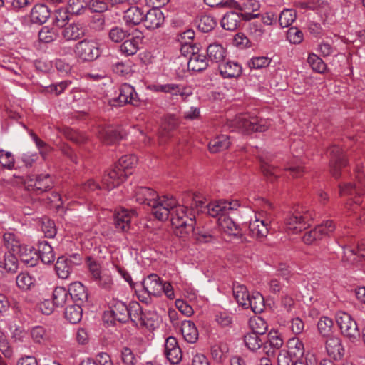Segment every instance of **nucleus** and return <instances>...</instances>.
I'll use <instances>...</instances> for the list:
<instances>
[{"label": "nucleus", "instance_id": "1", "mask_svg": "<svg viewBox=\"0 0 365 365\" xmlns=\"http://www.w3.org/2000/svg\"><path fill=\"white\" fill-rule=\"evenodd\" d=\"M177 204L175 198L162 196L150 207L151 212L160 221L166 220L170 216L175 235L180 238H187L195 230V215L192 209Z\"/></svg>", "mask_w": 365, "mask_h": 365}, {"label": "nucleus", "instance_id": "2", "mask_svg": "<svg viewBox=\"0 0 365 365\" xmlns=\"http://www.w3.org/2000/svg\"><path fill=\"white\" fill-rule=\"evenodd\" d=\"M313 219V212L304 207H299L284 219L285 229L292 234L300 232L309 226Z\"/></svg>", "mask_w": 365, "mask_h": 365}, {"label": "nucleus", "instance_id": "3", "mask_svg": "<svg viewBox=\"0 0 365 365\" xmlns=\"http://www.w3.org/2000/svg\"><path fill=\"white\" fill-rule=\"evenodd\" d=\"M234 125L242 133H252L254 132H264L271 125L267 119L242 114L236 117Z\"/></svg>", "mask_w": 365, "mask_h": 365}, {"label": "nucleus", "instance_id": "4", "mask_svg": "<svg viewBox=\"0 0 365 365\" xmlns=\"http://www.w3.org/2000/svg\"><path fill=\"white\" fill-rule=\"evenodd\" d=\"M143 101L140 99L135 89L128 83H123L119 88V96L117 98L110 100L111 106H123L126 104L139 107L142 105Z\"/></svg>", "mask_w": 365, "mask_h": 365}, {"label": "nucleus", "instance_id": "5", "mask_svg": "<svg viewBox=\"0 0 365 365\" xmlns=\"http://www.w3.org/2000/svg\"><path fill=\"white\" fill-rule=\"evenodd\" d=\"M327 155L329 158V170L331 175L338 178L341 176L342 168L348 164L346 156L342 150L338 145H333L327 150Z\"/></svg>", "mask_w": 365, "mask_h": 365}, {"label": "nucleus", "instance_id": "6", "mask_svg": "<svg viewBox=\"0 0 365 365\" xmlns=\"http://www.w3.org/2000/svg\"><path fill=\"white\" fill-rule=\"evenodd\" d=\"M75 53L82 61H93L101 55L98 43L91 39L78 41L75 46Z\"/></svg>", "mask_w": 365, "mask_h": 365}, {"label": "nucleus", "instance_id": "7", "mask_svg": "<svg viewBox=\"0 0 365 365\" xmlns=\"http://www.w3.org/2000/svg\"><path fill=\"white\" fill-rule=\"evenodd\" d=\"M270 220L264 212H257L249 224L250 235L257 240H264L269 232Z\"/></svg>", "mask_w": 365, "mask_h": 365}, {"label": "nucleus", "instance_id": "8", "mask_svg": "<svg viewBox=\"0 0 365 365\" xmlns=\"http://www.w3.org/2000/svg\"><path fill=\"white\" fill-rule=\"evenodd\" d=\"M335 225L332 220H326L316 226L314 229L306 232L302 240L305 244L311 245L315 241L322 240L326 236H329L335 230Z\"/></svg>", "mask_w": 365, "mask_h": 365}, {"label": "nucleus", "instance_id": "9", "mask_svg": "<svg viewBox=\"0 0 365 365\" xmlns=\"http://www.w3.org/2000/svg\"><path fill=\"white\" fill-rule=\"evenodd\" d=\"M240 204L237 200H220L209 203L205 207L209 215L219 219L220 217L229 215L231 212L237 210Z\"/></svg>", "mask_w": 365, "mask_h": 365}, {"label": "nucleus", "instance_id": "10", "mask_svg": "<svg viewBox=\"0 0 365 365\" xmlns=\"http://www.w3.org/2000/svg\"><path fill=\"white\" fill-rule=\"evenodd\" d=\"M128 176L127 172L120 170L118 166L115 165L113 168L105 173L102 178V183L108 190H111L123 182Z\"/></svg>", "mask_w": 365, "mask_h": 365}, {"label": "nucleus", "instance_id": "11", "mask_svg": "<svg viewBox=\"0 0 365 365\" xmlns=\"http://www.w3.org/2000/svg\"><path fill=\"white\" fill-rule=\"evenodd\" d=\"M26 184L29 189L36 190L41 193L48 191L53 187V182L48 174L29 176Z\"/></svg>", "mask_w": 365, "mask_h": 365}, {"label": "nucleus", "instance_id": "12", "mask_svg": "<svg viewBox=\"0 0 365 365\" xmlns=\"http://www.w3.org/2000/svg\"><path fill=\"white\" fill-rule=\"evenodd\" d=\"M344 209L347 216L353 217L359 223L365 222V203L363 204L359 199H349L345 203Z\"/></svg>", "mask_w": 365, "mask_h": 365}, {"label": "nucleus", "instance_id": "13", "mask_svg": "<svg viewBox=\"0 0 365 365\" xmlns=\"http://www.w3.org/2000/svg\"><path fill=\"white\" fill-rule=\"evenodd\" d=\"M163 281L156 274H150L138 285L143 290H146L153 297H160L162 295Z\"/></svg>", "mask_w": 365, "mask_h": 365}, {"label": "nucleus", "instance_id": "14", "mask_svg": "<svg viewBox=\"0 0 365 365\" xmlns=\"http://www.w3.org/2000/svg\"><path fill=\"white\" fill-rule=\"evenodd\" d=\"M86 29L80 22L68 24L63 27L61 35L66 41H78L85 36Z\"/></svg>", "mask_w": 365, "mask_h": 365}, {"label": "nucleus", "instance_id": "15", "mask_svg": "<svg viewBox=\"0 0 365 365\" xmlns=\"http://www.w3.org/2000/svg\"><path fill=\"white\" fill-rule=\"evenodd\" d=\"M326 350L328 355L335 361L341 360L345 354V349L341 339L329 336L326 341Z\"/></svg>", "mask_w": 365, "mask_h": 365}, {"label": "nucleus", "instance_id": "16", "mask_svg": "<svg viewBox=\"0 0 365 365\" xmlns=\"http://www.w3.org/2000/svg\"><path fill=\"white\" fill-rule=\"evenodd\" d=\"M152 89L155 92L168 93L171 96H180L182 99H185L187 96L191 95V93L187 92V88L181 84H157L153 85Z\"/></svg>", "mask_w": 365, "mask_h": 365}, {"label": "nucleus", "instance_id": "17", "mask_svg": "<svg viewBox=\"0 0 365 365\" xmlns=\"http://www.w3.org/2000/svg\"><path fill=\"white\" fill-rule=\"evenodd\" d=\"M164 19L162 11L158 8L153 7L145 14L143 22L147 29L154 30L163 24Z\"/></svg>", "mask_w": 365, "mask_h": 365}, {"label": "nucleus", "instance_id": "18", "mask_svg": "<svg viewBox=\"0 0 365 365\" xmlns=\"http://www.w3.org/2000/svg\"><path fill=\"white\" fill-rule=\"evenodd\" d=\"M218 70L223 78H237L242 73V67L237 62L227 61L218 65Z\"/></svg>", "mask_w": 365, "mask_h": 365}, {"label": "nucleus", "instance_id": "19", "mask_svg": "<svg viewBox=\"0 0 365 365\" xmlns=\"http://www.w3.org/2000/svg\"><path fill=\"white\" fill-rule=\"evenodd\" d=\"M135 200L142 205L151 207L155 205L156 200L160 197L158 194L149 187H140L135 190Z\"/></svg>", "mask_w": 365, "mask_h": 365}, {"label": "nucleus", "instance_id": "20", "mask_svg": "<svg viewBox=\"0 0 365 365\" xmlns=\"http://www.w3.org/2000/svg\"><path fill=\"white\" fill-rule=\"evenodd\" d=\"M124 13L123 20L127 25L136 26L143 21L145 12L138 6H129L123 9Z\"/></svg>", "mask_w": 365, "mask_h": 365}, {"label": "nucleus", "instance_id": "21", "mask_svg": "<svg viewBox=\"0 0 365 365\" xmlns=\"http://www.w3.org/2000/svg\"><path fill=\"white\" fill-rule=\"evenodd\" d=\"M128 315L127 306L121 302H117L104 311L103 317V319H124Z\"/></svg>", "mask_w": 365, "mask_h": 365}, {"label": "nucleus", "instance_id": "22", "mask_svg": "<svg viewBox=\"0 0 365 365\" xmlns=\"http://www.w3.org/2000/svg\"><path fill=\"white\" fill-rule=\"evenodd\" d=\"M20 260L27 267H33L38 263V256L36 250L27 245H23L16 252Z\"/></svg>", "mask_w": 365, "mask_h": 365}, {"label": "nucleus", "instance_id": "23", "mask_svg": "<svg viewBox=\"0 0 365 365\" xmlns=\"http://www.w3.org/2000/svg\"><path fill=\"white\" fill-rule=\"evenodd\" d=\"M50 15V9L46 5L43 4H37L31 11V21L34 24L42 25L47 21Z\"/></svg>", "mask_w": 365, "mask_h": 365}, {"label": "nucleus", "instance_id": "24", "mask_svg": "<svg viewBox=\"0 0 365 365\" xmlns=\"http://www.w3.org/2000/svg\"><path fill=\"white\" fill-rule=\"evenodd\" d=\"M208 58L206 56L199 53V51L193 52L189 57L187 66L190 70L193 71H202L208 66Z\"/></svg>", "mask_w": 365, "mask_h": 365}, {"label": "nucleus", "instance_id": "25", "mask_svg": "<svg viewBox=\"0 0 365 365\" xmlns=\"http://www.w3.org/2000/svg\"><path fill=\"white\" fill-rule=\"evenodd\" d=\"M342 334L351 340L360 336V331L356 321H336Z\"/></svg>", "mask_w": 365, "mask_h": 365}, {"label": "nucleus", "instance_id": "26", "mask_svg": "<svg viewBox=\"0 0 365 365\" xmlns=\"http://www.w3.org/2000/svg\"><path fill=\"white\" fill-rule=\"evenodd\" d=\"M207 57L208 61L221 63L226 57V50L220 43H214L210 44L207 48Z\"/></svg>", "mask_w": 365, "mask_h": 365}, {"label": "nucleus", "instance_id": "27", "mask_svg": "<svg viewBox=\"0 0 365 365\" xmlns=\"http://www.w3.org/2000/svg\"><path fill=\"white\" fill-rule=\"evenodd\" d=\"M68 293L70 297L76 302H85L88 299L86 288L80 282H75L69 285Z\"/></svg>", "mask_w": 365, "mask_h": 365}, {"label": "nucleus", "instance_id": "28", "mask_svg": "<svg viewBox=\"0 0 365 365\" xmlns=\"http://www.w3.org/2000/svg\"><path fill=\"white\" fill-rule=\"evenodd\" d=\"M38 259L46 264L53 263L56 259V256L51 245L46 240L38 242Z\"/></svg>", "mask_w": 365, "mask_h": 365}, {"label": "nucleus", "instance_id": "29", "mask_svg": "<svg viewBox=\"0 0 365 365\" xmlns=\"http://www.w3.org/2000/svg\"><path fill=\"white\" fill-rule=\"evenodd\" d=\"M180 331L185 340L189 343H195L198 339V329L193 321H182Z\"/></svg>", "mask_w": 365, "mask_h": 365}, {"label": "nucleus", "instance_id": "30", "mask_svg": "<svg viewBox=\"0 0 365 365\" xmlns=\"http://www.w3.org/2000/svg\"><path fill=\"white\" fill-rule=\"evenodd\" d=\"M100 138L104 143L111 145L120 140L123 138V134L119 128L108 126L102 130Z\"/></svg>", "mask_w": 365, "mask_h": 365}, {"label": "nucleus", "instance_id": "31", "mask_svg": "<svg viewBox=\"0 0 365 365\" xmlns=\"http://www.w3.org/2000/svg\"><path fill=\"white\" fill-rule=\"evenodd\" d=\"M241 21L240 13L231 11L225 14L221 20L222 27L228 31L236 30Z\"/></svg>", "mask_w": 365, "mask_h": 365}, {"label": "nucleus", "instance_id": "32", "mask_svg": "<svg viewBox=\"0 0 365 365\" xmlns=\"http://www.w3.org/2000/svg\"><path fill=\"white\" fill-rule=\"evenodd\" d=\"M71 259H68L64 256L59 257L55 264V270L59 278L67 279L71 273L72 266Z\"/></svg>", "mask_w": 365, "mask_h": 365}, {"label": "nucleus", "instance_id": "33", "mask_svg": "<svg viewBox=\"0 0 365 365\" xmlns=\"http://www.w3.org/2000/svg\"><path fill=\"white\" fill-rule=\"evenodd\" d=\"M131 217L126 210H122L115 214L114 224L115 228L122 232L128 231L130 226Z\"/></svg>", "mask_w": 365, "mask_h": 365}, {"label": "nucleus", "instance_id": "34", "mask_svg": "<svg viewBox=\"0 0 365 365\" xmlns=\"http://www.w3.org/2000/svg\"><path fill=\"white\" fill-rule=\"evenodd\" d=\"M219 226L223 231L230 235L237 236L240 235V230L237 225L227 215H222L217 219Z\"/></svg>", "mask_w": 365, "mask_h": 365}, {"label": "nucleus", "instance_id": "35", "mask_svg": "<svg viewBox=\"0 0 365 365\" xmlns=\"http://www.w3.org/2000/svg\"><path fill=\"white\" fill-rule=\"evenodd\" d=\"M141 36H136L130 39L124 40L120 45V51L126 56L135 54L139 49V43L142 40Z\"/></svg>", "mask_w": 365, "mask_h": 365}, {"label": "nucleus", "instance_id": "36", "mask_svg": "<svg viewBox=\"0 0 365 365\" xmlns=\"http://www.w3.org/2000/svg\"><path fill=\"white\" fill-rule=\"evenodd\" d=\"M232 293L234 298L240 306L244 308L245 306L248 304L247 302L250 294L245 285L237 282L233 283Z\"/></svg>", "mask_w": 365, "mask_h": 365}, {"label": "nucleus", "instance_id": "37", "mask_svg": "<svg viewBox=\"0 0 365 365\" xmlns=\"http://www.w3.org/2000/svg\"><path fill=\"white\" fill-rule=\"evenodd\" d=\"M247 304H250L245 306L244 309L250 308L255 314L261 313L264 308V299L259 292H253L250 295Z\"/></svg>", "mask_w": 365, "mask_h": 365}, {"label": "nucleus", "instance_id": "38", "mask_svg": "<svg viewBox=\"0 0 365 365\" xmlns=\"http://www.w3.org/2000/svg\"><path fill=\"white\" fill-rule=\"evenodd\" d=\"M230 145V138L227 135H220L212 139L208 145L211 153H218L229 148Z\"/></svg>", "mask_w": 365, "mask_h": 365}, {"label": "nucleus", "instance_id": "39", "mask_svg": "<svg viewBox=\"0 0 365 365\" xmlns=\"http://www.w3.org/2000/svg\"><path fill=\"white\" fill-rule=\"evenodd\" d=\"M3 242L5 247L8 250V252H16L23 245L19 236L11 232H5L3 235Z\"/></svg>", "mask_w": 365, "mask_h": 365}, {"label": "nucleus", "instance_id": "40", "mask_svg": "<svg viewBox=\"0 0 365 365\" xmlns=\"http://www.w3.org/2000/svg\"><path fill=\"white\" fill-rule=\"evenodd\" d=\"M294 360L299 359L304 354L303 344L298 339H291L287 342V349L285 350Z\"/></svg>", "mask_w": 365, "mask_h": 365}, {"label": "nucleus", "instance_id": "41", "mask_svg": "<svg viewBox=\"0 0 365 365\" xmlns=\"http://www.w3.org/2000/svg\"><path fill=\"white\" fill-rule=\"evenodd\" d=\"M130 35L129 30L121 26L112 27L108 32V38L113 43H121Z\"/></svg>", "mask_w": 365, "mask_h": 365}, {"label": "nucleus", "instance_id": "42", "mask_svg": "<svg viewBox=\"0 0 365 365\" xmlns=\"http://www.w3.org/2000/svg\"><path fill=\"white\" fill-rule=\"evenodd\" d=\"M339 196L348 197L354 196L355 195H364L361 192H359V188L355 182H346L339 184Z\"/></svg>", "mask_w": 365, "mask_h": 365}, {"label": "nucleus", "instance_id": "43", "mask_svg": "<svg viewBox=\"0 0 365 365\" xmlns=\"http://www.w3.org/2000/svg\"><path fill=\"white\" fill-rule=\"evenodd\" d=\"M355 183L359 188V192L365 193V161L356 163L355 169Z\"/></svg>", "mask_w": 365, "mask_h": 365}, {"label": "nucleus", "instance_id": "44", "mask_svg": "<svg viewBox=\"0 0 365 365\" xmlns=\"http://www.w3.org/2000/svg\"><path fill=\"white\" fill-rule=\"evenodd\" d=\"M297 18V12L292 9H284L279 16V24L282 28H287L292 25Z\"/></svg>", "mask_w": 365, "mask_h": 365}, {"label": "nucleus", "instance_id": "45", "mask_svg": "<svg viewBox=\"0 0 365 365\" xmlns=\"http://www.w3.org/2000/svg\"><path fill=\"white\" fill-rule=\"evenodd\" d=\"M137 163L138 158L136 155H125L119 159L118 164L115 165L118 166L120 170H123L124 172H127L129 175L131 174L130 169L135 166Z\"/></svg>", "mask_w": 365, "mask_h": 365}, {"label": "nucleus", "instance_id": "46", "mask_svg": "<svg viewBox=\"0 0 365 365\" xmlns=\"http://www.w3.org/2000/svg\"><path fill=\"white\" fill-rule=\"evenodd\" d=\"M16 252H6L4 255V265L7 273H16L19 268V262L15 255Z\"/></svg>", "mask_w": 365, "mask_h": 365}, {"label": "nucleus", "instance_id": "47", "mask_svg": "<svg viewBox=\"0 0 365 365\" xmlns=\"http://www.w3.org/2000/svg\"><path fill=\"white\" fill-rule=\"evenodd\" d=\"M244 342L247 348L252 351H256L264 344L258 334L252 332L245 335Z\"/></svg>", "mask_w": 365, "mask_h": 365}, {"label": "nucleus", "instance_id": "48", "mask_svg": "<svg viewBox=\"0 0 365 365\" xmlns=\"http://www.w3.org/2000/svg\"><path fill=\"white\" fill-rule=\"evenodd\" d=\"M216 25L215 19L209 15L201 16L197 21L198 29L205 33L211 31Z\"/></svg>", "mask_w": 365, "mask_h": 365}, {"label": "nucleus", "instance_id": "49", "mask_svg": "<svg viewBox=\"0 0 365 365\" xmlns=\"http://www.w3.org/2000/svg\"><path fill=\"white\" fill-rule=\"evenodd\" d=\"M87 7L86 0H69L67 9L71 14L78 16L84 14Z\"/></svg>", "mask_w": 365, "mask_h": 365}, {"label": "nucleus", "instance_id": "50", "mask_svg": "<svg viewBox=\"0 0 365 365\" xmlns=\"http://www.w3.org/2000/svg\"><path fill=\"white\" fill-rule=\"evenodd\" d=\"M68 290L63 287H57L53 292V301L58 307H63L68 299Z\"/></svg>", "mask_w": 365, "mask_h": 365}, {"label": "nucleus", "instance_id": "51", "mask_svg": "<svg viewBox=\"0 0 365 365\" xmlns=\"http://www.w3.org/2000/svg\"><path fill=\"white\" fill-rule=\"evenodd\" d=\"M34 282L35 279L26 272L19 274L16 278L17 287L24 291L30 289L31 286L34 284Z\"/></svg>", "mask_w": 365, "mask_h": 365}, {"label": "nucleus", "instance_id": "52", "mask_svg": "<svg viewBox=\"0 0 365 365\" xmlns=\"http://www.w3.org/2000/svg\"><path fill=\"white\" fill-rule=\"evenodd\" d=\"M57 37L58 31L54 28L43 26L38 32L39 40L46 43L53 42Z\"/></svg>", "mask_w": 365, "mask_h": 365}, {"label": "nucleus", "instance_id": "53", "mask_svg": "<svg viewBox=\"0 0 365 365\" xmlns=\"http://www.w3.org/2000/svg\"><path fill=\"white\" fill-rule=\"evenodd\" d=\"M70 13L66 9H57L53 16V24L58 27L63 28L68 24Z\"/></svg>", "mask_w": 365, "mask_h": 365}, {"label": "nucleus", "instance_id": "54", "mask_svg": "<svg viewBox=\"0 0 365 365\" xmlns=\"http://www.w3.org/2000/svg\"><path fill=\"white\" fill-rule=\"evenodd\" d=\"M307 61L312 68L317 73H322L327 69L326 63L316 54H309L307 58Z\"/></svg>", "mask_w": 365, "mask_h": 365}, {"label": "nucleus", "instance_id": "55", "mask_svg": "<svg viewBox=\"0 0 365 365\" xmlns=\"http://www.w3.org/2000/svg\"><path fill=\"white\" fill-rule=\"evenodd\" d=\"M261 170L264 175L270 181H273L277 177L278 168L271 165L264 160H260Z\"/></svg>", "mask_w": 365, "mask_h": 365}, {"label": "nucleus", "instance_id": "56", "mask_svg": "<svg viewBox=\"0 0 365 365\" xmlns=\"http://www.w3.org/2000/svg\"><path fill=\"white\" fill-rule=\"evenodd\" d=\"M86 262L92 278L95 281L98 279H101V276L102 275L101 264L91 257H86Z\"/></svg>", "mask_w": 365, "mask_h": 365}, {"label": "nucleus", "instance_id": "57", "mask_svg": "<svg viewBox=\"0 0 365 365\" xmlns=\"http://www.w3.org/2000/svg\"><path fill=\"white\" fill-rule=\"evenodd\" d=\"M72 81L69 80H65L61 81L59 83H53L48 87H46V91L49 93L55 94L56 96H59L63 93L66 89L71 85Z\"/></svg>", "mask_w": 365, "mask_h": 365}, {"label": "nucleus", "instance_id": "58", "mask_svg": "<svg viewBox=\"0 0 365 365\" xmlns=\"http://www.w3.org/2000/svg\"><path fill=\"white\" fill-rule=\"evenodd\" d=\"M271 63V59L266 56L253 57L248 61V66L251 69H260L267 67Z\"/></svg>", "mask_w": 365, "mask_h": 365}, {"label": "nucleus", "instance_id": "59", "mask_svg": "<svg viewBox=\"0 0 365 365\" xmlns=\"http://www.w3.org/2000/svg\"><path fill=\"white\" fill-rule=\"evenodd\" d=\"M64 314L66 319H81L83 309L81 305L73 304L66 308Z\"/></svg>", "mask_w": 365, "mask_h": 365}, {"label": "nucleus", "instance_id": "60", "mask_svg": "<svg viewBox=\"0 0 365 365\" xmlns=\"http://www.w3.org/2000/svg\"><path fill=\"white\" fill-rule=\"evenodd\" d=\"M87 8L96 13H102L110 10L106 0H90L88 1Z\"/></svg>", "mask_w": 365, "mask_h": 365}, {"label": "nucleus", "instance_id": "61", "mask_svg": "<svg viewBox=\"0 0 365 365\" xmlns=\"http://www.w3.org/2000/svg\"><path fill=\"white\" fill-rule=\"evenodd\" d=\"M287 38L291 43L298 44L303 41L304 34L297 27H291L287 31Z\"/></svg>", "mask_w": 365, "mask_h": 365}, {"label": "nucleus", "instance_id": "62", "mask_svg": "<svg viewBox=\"0 0 365 365\" xmlns=\"http://www.w3.org/2000/svg\"><path fill=\"white\" fill-rule=\"evenodd\" d=\"M284 170L289 171L294 178L300 177L304 173V167L298 161L289 162L286 165Z\"/></svg>", "mask_w": 365, "mask_h": 365}, {"label": "nucleus", "instance_id": "63", "mask_svg": "<svg viewBox=\"0 0 365 365\" xmlns=\"http://www.w3.org/2000/svg\"><path fill=\"white\" fill-rule=\"evenodd\" d=\"M249 326L252 330V333L263 335L267 329L268 325L266 321H249Z\"/></svg>", "mask_w": 365, "mask_h": 365}, {"label": "nucleus", "instance_id": "64", "mask_svg": "<svg viewBox=\"0 0 365 365\" xmlns=\"http://www.w3.org/2000/svg\"><path fill=\"white\" fill-rule=\"evenodd\" d=\"M0 165L4 168L11 169L14 166L13 155L10 152L0 150Z\"/></svg>", "mask_w": 365, "mask_h": 365}]
</instances>
